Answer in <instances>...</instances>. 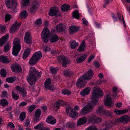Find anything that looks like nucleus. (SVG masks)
Listing matches in <instances>:
<instances>
[{"instance_id": "nucleus-1", "label": "nucleus", "mask_w": 130, "mask_h": 130, "mask_svg": "<svg viewBox=\"0 0 130 130\" xmlns=\"http://www.w3.org/2000/svg\"><path fill=\"white\" fill-rule=\"evenodd\" d=\"M103 95L102 91L100 88H96L92 92L91 102L84 107L80 112L81 115H85L92 111L94 106L99 104L97 99L101 98Z\"/></svg>"}, {"instance_id": "nucleus-2", "label": "nucleus", "mask_w": 130, "mask_h": 130, "mask_svg": "<svg viewBox=\"0 0 130 130\" xmlns=\"http://www.w3.org/2000/svg\"><path fill=\"white\" fill-rule=\"evenodd\" d=\"M41 74L36 71L34 67L30 69L29 73L27 77L28 82L31 85L34 84L37 81V77H39L41 76Z\"/></svg>"}, {"instance_id": "nucleus-3", "label": "nucleus", "mask_w": 130, "mask_h": 130, "mask_svg": "<svg viewBox=\"0 0 130 130\" xmlns=\"http://www.w3.org/2000/svg\"><path fill=\"white\" fill-rule=\"evenodd\" d=\"M93 74L92 70H89L86 74L83 75L78 80L76 83L77 86L79 88L84 87L86 82V80L91 79Z\"/></svg>"}, {"instance_id": "nucleus-4", "label": "nucleus", "mask_w": 130, "mask_h": 130, "mask_svg": "<svg viewBox=\"0 0 130 130\" xmlns=\"http://www.w3.org/2000/svg\"><path fill=\"white\" fill-rule=\"evenodd\" d=\"M42 40L45 43L47 42L49 39L52 43L56 42L59 39V37L53 33H41V34Z\"/></svg>"}, {"instance_id": "nucleus-5", "label": "nucleus", "mask_w": 130, "mask_h": 130, "mask_svg": "<svg viewBox=\"0 0 130 130\" xmlns=\"http://www.w3.org/2000/svg\"><path fill=\"white\" fill-rule=\"evenodd\" d=\"M20 40L18 38H15L14 40L13 44L12 54L15 56L18 55V53L21 49V46L20 44Z\"/></svg>"}, {"instance_id": "nucleus-6", "label": "nucleus", "mask_w": 130, "mask_h": 130, "mask_svg": "<svg viewBox=\"0 0 130 130\" xmlns=\"http://www.w3.org/2000/svg\"><path fill=\"white\" fill-rule=\"evenodd\" d=\"M42 56V54L40 51L34 53L29 60V64L33 65L36 63L40 60Z\"/></svg>"}, {"instance_id": "nucleus-7", "label": "nucleus", "mask_w": 130, "mask_h": 130, "mask_svg": "<svg viewBox=\"0 0 130 130\" xmlns=\"http://www.w3.org/2000/svg\"><path fill=\"white\" fill-rule=\"evenodd\" d=\"M15 89L19 92L20 96L23 98H25L27 94V90L24 88L18 86L16 87Z\"/></svg>"}, {"instance_id": "nucleus-8", "label": "nucleus", "mask_w": 130, "mask_h": 130, "mask_svg": "<svg viewBox=\"0 0 130 130\" xmlns=\"http://www.w3.org/2000/svg\"><path fill=\"white\" fill-rule=\"evenodd\" d=\"M39 4L37 1H35L31 3L30 9V11L31 13L36 12L39 7Z\"/></svg>"}, {"instance_id": "nucleus-9", "label": "nucleus", "mask_w": 130, "mask_h": 130, "mask_svg": "<svg viewBox=\"0 0 130 130\" xmlns=\"http://www.w3.org/2000/svg\"><path fill=\"white\" fill-rule=\"evenodd\" d=\"M130 120V117L127 115H125L121 117L119 119L116 120V121H120L124 124H126L128 123Z\"/></svg>"}, {"instance_id": "nucleus-10", "label": "nucleus", "mask_w": 130, "mask_h": 130, "mask_svg": "<svg viewBox=\"0 0 130 130\" xmlns=\"http://www.w3.org/2000/svg\"><path fill=\"white\" fill-rule=\"evenodd\" d=\"M5 3L8 8L11 9L13 8L14 9L16 8L15 5L16 3L15 0H6Z\"/></svg>"}, {"instance_id": "nucleus-11", "label": "nucleus", "mask_w": 130, "mask_h": 130, "mask_svg": "<svg viewBox=\"0 0 130 130\" xmlns=\"http://www.w3.org/2000/svg\"><path fill=\"white\" fill-rule=\"evenodd\" d=\"M66 112L69 113V117L71 118H73L78 115L77 112L75 110L72 109L71 108H67Z\"/></svg>"}, {"instance_id": "nucleus-12", "label": "nucleus", "mask_w": 130, "mask_h": 130, "mask_svg": "<svg viewBox=\"0 0 130 130\" xmlns=\"http://www.w3.org/2000/svg\"><path fill=\"white\" fill-rule=\"evenodd\" d=\"M21 25V22L18 23L17 21H15L14 23L10 29V30L11 32H15L18 29Z\"/></svg>"}, {"instance_id": "nucleus-13", "label": "nucleus", "mask_w": 130, "mask_h": 130, "mask_svg": "<svg viewBox=\"0 0 130 130\" xmlns=\"http://www.w3.org/2000/svg\"><path fill=\"white\" fill-rule=\"evenodd\" d=\"M58 60L60 61H61L62 62V65L63 67H66L67 66V64L70 63V61L66 59V57L61 56L58 58Z\"/></svg>"}, {"instance_id": "nucleus-14", "label": "nucleus", "mask_w": 130, "mask_h": 130, "mask_svg": "<svg viewBox=\"0 0 130 130\" xmlns=\"http://www.w3.org/2000/svg\"><path fill=\"white\" fill-rule=\"evenodd\" d=\"M105 99L104 100L105 105L106 106L112 105V99L109 94H107L105 96Z\"/></svg>"}, {"instance_id": "nucleus-15", "label": "nucleus", "mask_w": 130, "mask_h": 130, "mask_svg": "<svg viewBox=\"0 0 130 130\" xmlns=\"http://www.w3.org/2000/svg\"><path fill=\"white\" fill-rule=\"evenodd\" d=\"M51 80L50 78L46 79L44 83L45 86L46 88L50 90H53L54 88L53 85H51Z\"/></svg>"}, {"instance_id": "nucleus-16", "label": "nucleus", "mask_w": 130, "mask_h": 130, "mask_svg": "<svg viewBox=\"0 0 130 130\" xmlns=\"http://www.w3.org/2000/svg\"><path fill=\"white\" fill-rule=\"evenodd\" d=\"M11 67L12 71L15 72H21L22 71L20 66L17 63L12 64Z\"/></svg>"}, {"instance_id": "nucleus-17", "label": "nucleus", "mask_w": 130, "mask_h": 130, "mask_svg": "<svg viewBox=\"0 0 130 130\" xmlns=\"http://www.w3.org/2000/svg\"><path fill=\"white\" fill-rule=\"evenodd\" d=\"M59 11L58 9L56 8L52 7L51 8L48 14L51 16H57Z\"/></svg>"}, {"instance_id": "nucleus-18", "label": "nucleus", "mask_w": 130, "mask_h": 130, "mask_svg": "<svg viewBox=\"0 0 130 130\" xmlns=\"http://www.w3.org/2000/svg\"><path fill=\"white\" fill-rule=\"evenodd\" d=\"M31 37L30 33H26L24 37V41L27 44L32 43Z\"/></svg>"}, {"instance_id": "nucleus-19", "label": "nucleus", "mask_w": 130, "mask_h": 130, "mask_svg": "<svg viewBox=\"0 0 130 130\" xmlns=\"http://www.w3.org/2000/svg\"><path fill=\"white\" fill-rule=\"evenodd\" d=\"M85 50V40H84L82 41L81 44L80 45L77 49V51L78 52H83Z\"/></svg>"}, {"instance_id": "nucleus-20", "label": "nucleus", "mask_w": 130, "mask_h": 130, "mask_svg": "<svg viewBox=\"0 0 130 130\" xmlns=\"http://www.w3.org/2000/svg\"><path fill=\"white\" fill-rule=\"evenodd\" d=\"M46 122L50 124L54 125L56 123V121L55 119L52 116H50L46 119Z\"/></svg>"}, {"instance_id": "nucleus-21", "label": "nucleus", "mask_w": 130, "mask_h": 130, "mask_svg": "<svg viewBox=\"0 0 130 130\" xmlns=\"http://www.w3.org/2000/svg\"><path fill=\"white\" fill-rule=\"evenodd\" d=\"M90 91V88L89 87L85 88L81 91L80 94L83 96H85L88 94Z\"/></svg>"}, {"instance_id": "nucleus-22", "label": "nucleus", "mask_w": 130, "mask_h": 130, "mask_svg": "<svg viewBox=\"0 0 130 130\" xmlns=\"http://www.w3.org/2000/svg\"><path fill=\"white\" fill-rule=\"evenodd\" d=\"M87 121V119L85 117H82L78 121L77 124L78 126L81 125L85 124Z\"/></svg>"}, {"instance_id": "nucleus-23", "label": "nucleus", "mask_w": 130, "mask_h": 130, "mask_svg": "<svg viewBox=\"0 0 130 130\" xmlns=\"http://www.w3.org/2000/svg\"><path fill=\"white\" fill-rule=\"evenodd\" d=\"M65 104V103L62 100H59L55 103L54 105V106L56 109H58L59 107Z\"/></svg>"}, {"instance_id": "nucleus-24", "label": "nucleus", "mask_w": 130, "mask_h": 130, "mask_svg": "<svg viewBox=\"0 0 130 130\" xmlns=\"http://www.w3.org/2000/svg\"><path fill=\"white\" fill-rule=\"evenodd\" d=\"M128 111L127 109H124L122 110H119L116 109L114 111L115 113L117 115L123 114L127 113Z\"/></svg>"}, {"instance_id": "nucleus-25", "label": "nucleus", "mask_w": 130, "mask_h": 130, "mask_svg": "<svg viewBox=\"0 0 130 130\" xmlns=\"http://www.w3.org/2000/svg\"><path fill=\"white\" fill-rule=\"evenodd\" d=\"M31 50V48H27L24 51L22 56L23 58L24 59H26L28 57Z\"/></svg>"}, {"instance_id": "nucleus-26", "label": "nucleus", "mask_w": 130, "mask_h": 130, "mask_svg": "<svg viewBox=\"0 0 130 130\" xmlns=\"http://www.w3.org/2000/svg\"><path fill=\"white\" fill-rule=\"evenodd\" d=\"M0 60L3 63H8L11 61L6 56H0Z\"/></svg>"}, {"instance_id": "nucleus-27", "label": "nucleus", "mask_w": 130, "mask_h": 130, "mask_svg": "<svg viewBox=\"0 0 130 130\" xmlns=\"http://www.w3.org/2000/svg\"><path fill=\"white\" fill-rule=\"evenodd\" d=\"M9 35L8 34H7L2 37L0 40V46H2L5 43Z\"/></svg>"}, {"instance_id": "nucleus-28", "label": "nucleus", "mask_w": 130, "mask_h": 130, "mask_svg": "<svg viewBox=\"0 0 130 130\" xmlns=\"http://www.w3.org/2000/svg\"><path fill=\"white\" fill-rule=\"evenodd\" d=\"M12 97V98L15 100H18L19 98V94L17 93L15 90H12L11 93Z\"/></svg>"}, {"instance_id": "nucleus-29", "label": "nucleus", "mask_w": 130, "mask_h": 130, "mask_svg": "<svg viewBox=\"0 0 130 130\" xmlns=\"http://www.w3.org/2000/svg\"><path fill=\"white\" fill-rule=\"evenodd\" d=\"M80 28L78 26L75 25L71 26L69 28V30L72 32H78L79 31Z\"/></svg>"}, {"instance_id": "nucleus-30", "label": "nucleus", "mask_w": 130, "mask_h": 130, "mask_svg": "<svg viewBox=\"0 0 130 130\" xmlns=\"http://www.w3.org/2000/svg\"><path fill=\"white\" fill-rule=\"evenodd\" d=\"M87 56L86 54H84L76 59V61L77 63H80L84 61L87 58Z\"/></svg>"}, {"instance_id": "nucleus-31", "label": "nucleus", "mask_w": 130, "mask_h": 130, "mask_svg": "<svg viewBox=\"0 0 130 130\" xmlns=\"http://www.w3.org/2000/svg\"><path fill=\"white\" fill-rule=\"evenodd\" d=\"M70 47L72 49H74L78 45V43L74 40H72L70 42Z\"/></svg>"}, {"instance_id": "nucleus-32", "label": "nucleus", "mask_w": 130, "mask_h": 130, "mask_svg": "<svg viewBox=\"0 0 130 130\" xmlns=\"http://www.w3.org/2000/svg\"><path fill=\"white\" fill-rule=\"evenodd\" d=\"M96 117L94 115L89 116L88 117V119L89 121L92 123H96Z\"/></svg>"}, {"instance_id": "nucleus-33", "label": "nucleus", "mask_w": 130, "mask_h": 130, "mask_svg": "<svg viewBox=\"0 0 130 130\" xmlns=\"http://www.w3.org/2000/svg\"><path fill=\"white\" fill-rule=\"evenodd\" d=\"M27 15L28 13L27 11L26 10H24L20 13L19 17L20 18L22 19H25L27 16Z\"/></svg>"}, {"instance_id": "nucleus-34", "label": "nucleus", "mask_w": 130, "mask_h": 130, "mask_svg": "<svg viewBox=\"0 0 130 130\" xmlns=\"http://www.w3.org/2000/svg\"><path fill=\"white\" fill-rule=\"evenodd\" d=\"M61 8L62 11H66L70 9V6L68 4H64L61 6Z\"/></svg>"}, {"instance_id": "nucleus-35", "label": "nucleus", "mask_w": 130, "mask_h": 130, "mask_svg": "<svg viewBox=\"0 0 130 130\" xmlns=\"http://www.w3.org/2000/svg\"><path fill=\"white\" fill-rule=\"evenodd\" d=\"M113 124L112 122H107L105 125V128L103 129V130H108L111 128L113 126Z\"/></svg>"}, {"instance_id": "nucleus-36", "label": "nucleus", "mask_w": 130, "mask_h": 130, "mask_svg": "<svg viewBox=\"0 0 130 130\" xmlns=\"http://www.w3.org/2000/svg\"><path fill=\"white\" fill-rule=\"evenodd\" d=\"M56 28L58 32H62L63 31L64 29L63 27V24H59L57 25Z\"/></svg>"}, {"instance_id": "nucleus-37", "label": "nucleus", "mask_w": 130, "mask_h": 130, "mask_svg": "<svg viewBox=\"0 0 130 130\" xmlns=\"http://www.w3.org/2000/svg\"><path fill=\"white\" fill-rule=\"evenodd\" d=\"M26 112L24 111L20 113L19 116V119L21 121H23L26 118Z\"/></svg>"}, {"instance_id": "nucleus-38", "label": "nucleus", "mask_w": 130, "mask_h": 130, "mask_svg": "<svg viewBox=\"0 0 130 130\" xmlns=\"http://www.w3.org/2000/svg\"><path fill=\"white\" fill-rule=\"evenodd\" d=\"M104 110V109H103V106L100 105L99 106L96 110V113L97 114L102 115L103 113Z\"/></svg>"}, {"instance_id": "nucleus-39", "label": "nucleus", "mask_w": 130, "mask_h": 130, "mask_svg": "<svg viewBox=\"0 0 130 130\" xmlns=\"http://www.w3.org/2000/svg\"><path fill=\"white\" fill-rule=\"evenodd\" d=\"M30 4V0H22V4L23 6H27Z\"/></svg>"}, {"instance_id": "nucleus-40", "label": "nucleus", "mask_w": 130, "mask_h": 130, "mask_svg": "<svg viewBox=\"0 0 130 130\" xmlns=\"http://www.w3.org/2000/svg\"><path fill=\"white\" fill-rule=\"evenodd\" d=\"M72 17L77 19H78L79 16V14L78 10L74 11L73 12Z\"/></svg>"}, {"instance_id": "nucleus-41", "label": "nucleus", "mask_w": 130, "mask_h": 130, "mask_svg": "<svg viewBox=\"0 0 130 130\" xmlns=\"http://www.w3.org/2000/svg\"><path fill=\"white\" fill-rule=\"evenodd\" d=\"M118 17L119 19V20L120 21H121L122 20V22L123 23L124 26L125 27H126V25L125 23V22L124 20V18L122 15L121 14L119 13H118Z\"/></svg>"}, {"instance_id": "nucleus-42", "label": "nucleus", "mask_w": 130, "mask_h": 130, "mask_svg": "<svg viewBox=\"0 0 130 130\" xmlns=\"http://www.w3.org/2000/svg\"><path fill=\"white\" fill-rule=\"evenodd\" d=\"M64 74L66 76L70 77L73 74L72 72L70 70H66L63 71Z\"/></svg>"}, {"instance_id": "nucleus-43", "label": "nucleus", "mask_w": 130, "mask_h": 130, "mask_svg": "<svg viewBox=\"0 0 130 130\" xmlns=\"http://www.w3.org/2000/svg\"><path fill=\"white\" fill-rule=\"evenodd\" d=\"M8 104L7 101L4 99L0 100V104L3 106H5Z\"/></svg>"}, {"instance_id": "nucleus-44", "label": "nucleus", "mask_w": 130, "mask_h": 130, "mask_svg": "<svg viewBox=\"0 0 130 130\" xmlns=\"http://www.w3.org/2000/svg\"><path fill=\"white\" fill-rule=\"evenodd\" d=\"M50 70L52 74H55L57 73L58 69L57 68L52 67L50 68Z\"/></svg>"}, {"instance_id": "nucleus-45", "label": "nucleus", "mask_w": 130, "mask_h": 130, "mask_svg": "<svg viewBox=\"0 0 130 130\" xmlns=\"http://www.w3.org/2000/svg\"><path fill=\"white\" fill-rule=\"evenodd\" d=\"M11 18V15L9 13H6L5 15V22H7L10 20Z\"/></svg>"}, {"instance_id": "nucleus-46", "label": "nucleus", "mask_w": 130, "mask_h": 130, "mask_svg": "<svg viewBox=\"0 0 130 130\" xmlns=\"http://www.w3.org/2000/svg\"><path fill=\"white\" fill-rule=\"evenodd\" d=\"M61 92L63 94L69 95L71 94V92L69 90L65 89L62 90Z\"/></svg>"}, {"instance_id": "nucleus-47", "label": "nucleus", "mask_w": 130, "mask_h": 130, "mask_svg": "<svg viewBox=\"0 0 130 130\" xmlns=\"http://www.w3.org/2000/svg\"><path fill=\"white\" fill-rule=\"evenodd\" d=\"M6 81L9 83H12L15 81V79L13 77H9L6 78Z\"/></svg>"}, {"instance_id": "nucleus-48", "label": "nucleus", "mask_w": 130, "mask_h": 130, "mask_svg": "<svg viewBox=\"0 0 130 130\" xmlns=\"http://www.w3.org/2000/svg\"><path fill=\"white\" fill-rule=\"evenodd\" d=\"M42 22V19L41 18L38 19L36 21L35 26H40L41 25Z\"/></svg>"}, {"instance_id": "nucleus-49", "label": "nucleus", "mask_w": 130, "mask_h": 130, "mask_svg": "<svg viewBox=\"0 0 130 130\" xmlns=\"http://www.w3.org/2000/svg\"><path fill=\"white\" fill-rule=\"evenodd\" d=\"M74 124L73 123L69 122L66 124V127L68 128H73L74 126Z\"/></svg>"}, {"instance_id": "nucleus-50", "label": "nucleus", "mask_w": 130, "mask_h": 130, "mask_svg": "<svg viewBox=\"0 0 130 130\" xmlns=\"http://www.w3.org/2000/svg\"><path fill=\"white\" fill-rule=\"evenodd\" d=\"M41 113V111L40 109H37L35 111V117L38 118L40 117Z\"/></svg>"}, {"instance_id": "nucleus-51", "label": "nucleus", "mask_w": 130, "mask_h": 130, "mask_svg": "<svg viewBox=\"0 0 130 130\" xmlns=\"http://www.w3.org/2000/svg\"><path fill=\"white\" fill-rule=\"evenodd\" d=\"M0 74L1 76L3 77H5L7 73L6 71L4 69H2L0 72Z\"/></svg>"}, {"instance_id": "nucleus-52", "label": "nucleus", "mask_w": 130, "mask_h": 130, "mask_svg": "<svg viewBox=\"0 0 130 130\" xmlns=\"http://www.w3.org/2000/svg\"><path fill=\"white\" fill-rule=\"evenodd\" d=\"M85 130H98V129L95 126L92 125L88 127Z\"/></svg>"}, {"instance_id": "nucleus-53", "label": "nucleus", "mask_w": 130, "mask_h": 130, "mask_svg": "<svg viewBox=\"0 0 130 130\" xmlns=\"http://www.w3.org/2000/svg\"><path fill=\"white\" fill-rule=\"evenodd\" d=\"M43 124V123H40L36 126H34V129H40V130L42 127H43L42 126Z\"/></svg>"}, {"instance_id": "nucleus-54", "label": "nucleus", "mask_w": 130, "mask_h": 130, "mask_svg": "<svg viewBox=\"0 0 130 130\" xmlns=\"http://www.w3.org/2000/svg\"><path fill=\"white\" fill-rule=\"evenodd\" d=\"M10 48L9 45L7 43L5 44V46L4 47V51L6 53L7 52Z\"/></svg>"}, {"instance_id": "nucleus-55", "label": "nucleus", "mask_w": 130, "mask_h": 130, "mask_svg": "<svg viewBox=\"0 0 130 130\" xmlns=\"http://www.w3.org/2000/svg\"><path fill=\"white\" fill-rule=\"evenodd\" d=\"M36 106L34 105H32L30 106H29V111L30 112H31L34 109Z\"/></svg>"}, {"instance_id": "nucleus-56", "label": "nucleus", "mask_w": 130, "mask_h": 130, "mask_svg": "<svg viewBox=\"0 0 130 130\" xmlns=\"http://www.w3.org/2000/svg\"><path fill=\"white\" fill-rule=\"evenodd\" d=\"M113 0H104V3L103 5V7L105 8L108 5L109 2H111Z\"/></svg>"}, {"instance_id": "nucleus-57", "label": "nucleus", "mask_w": 130, "mask_h": 130, "mask_svg": "<svg viewBox=\"0 0 130 130\" xmlns=\"http://www.w3.org/2000/svg\"><path fill=\"white\" fill-rule=\"evenodd\" d=\"M111 113L109 111L107 110H104L103 113L102 115H106V116H109L110 115Z\"/></svg>"}, {"instance_id": "nucleus-58", "label": "nucleus", "mask_w": 130, "mask_h": 130, "mask_svg": "<svg viewBox=\"0 0 130 130\" xmlns=\"http://www.w3.org/2000/svg\"><path fill=\"white\" fill-rule=\"evenodd\" d=\"M7 92L5 90L3 91L2 92V97L3 98H5L6 97L7 95Z\"/></svg>"}, {"instance_id": "nucleus-59", "label": "nucleus", "mask_w": 130, "mask_h": 130, "mask_svg": "<svg viewBox=\"0 0 130 130\" xmlns=\"http://www.w3.org/2000/svg\"><path fill=\"white\" fill-rule=\"evenodd\" d=\"M42 49L43 50V51L46 52L48 51H50V47L47 46H43L42 47Z\"/></svg>"}, {"instance_id": "nucleus-60", "label": "nucleus", "mask_w": 130, "mask_h": 130, "mask_svg": "<svg viewBox=\"0 0 130 130\" xmlns=\"http://www.w3.org/2000/svg\"><path fill=\"white\" fill-rule=\"evenodd\" d=\"M27 105V102H23L19 104V106L20 107H23L24 106H25Z\"/></svg>"}, {"instance_id": "nucleus-61", "label": "nucleus", "mask_w": 130, "mask_h": 130, "mask_svg": "<svg viewBox=\"0 0 130 130\" xmlns=\"http://www.w3.org/2000/svg\"><path fill=\"white\" fill-rule=\"evenodd\" d=\"M7 125L8 126L11 128H13L15 127L13 124L12 122L8 123Z\"/></svg>"}, {"instance_id": "nucleus-62", "label": "nucleus", "mask_w": 130, "mask_h": 130, "mask_svg": "<svg viewBox=\"0 0 130 130\" xmlns=\"http://www.w3.org/2000/svg\"><path fill=\"white\" fill-rule=\"evenodd\" d=\"M95 56L94 55H92L91 56L88 60V61L89 62H91L93 59L95 58Z\"/></svg>"}, {"instance_id": "nucleus-63", "label": "nucleus", "mask_w": 130, "mask_h": 130, "mask_svg": "<svg viewBox=\"0 0 130 130\" xmlns=\"http://www.w3.org/2000/svg\"><path fill=\"white\" fill-rule=\"evenodd\" d=\"M30 121L29 119H26L25 121V125L26 126H28L29 124Z\"/></svg>"}, {"instance_id": "nucleus-64", "label": "nucleus", "mask_w": 130, "mask_h": 130, "mask_svg": "<svg viewBox=\"0 0 130 130\" xmlns=\"http://www.w3.org/2000/svg\"><path fill=\"white\" fill-rule=\"evenodd\" d=\"M49 32L48 28L47 27H45L43 29L42 32Z\"/></svg>"}]
</instances>
